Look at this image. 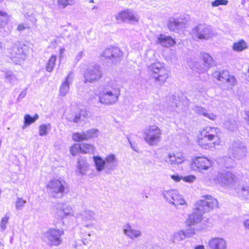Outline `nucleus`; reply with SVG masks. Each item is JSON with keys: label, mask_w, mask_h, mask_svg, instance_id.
Masks as SVG:
<instances>
[{"label": "nucleus", "mask_w": 249, "mask_h": 249, "mask_svg": "<svg viewBox=\"0 0 249 249\" xmlns=\"http://www.w3.org/2000/svg\"><path fill=\"white\" fill-rule=\"evenodd\" d=\"M217 206V201L211 196H205L202 198L197 202L196 208L194 212L189 215L187 220V224L189 226L194 225L201 221L202 214L210 212Z\"/></svg>", "instance_id": "1"}, {"label": "nucleus", "mask_w": 249, "mask_h": 249, "mask_svg": "<svg viewBox=\"0 0 249 249\" xmlns=\"http://www.w3.org/2000/svg\"><path fill=\"white\" fill-rule=\"evenodd\" d=\"M121 94V86L116 81L110 80L98 95L99 102L107 105H112L118 101Z\"/></svg>", "instance_id": "2"}, {"label": "nucleus", "mask_w": 249, "mask_h": 249, "mask_svg": "<svg viewBox=\"0 0 249 249\" xmlns=\"http://www.w3.org/2000/svg\"><path fill=\"white\" fill-rule=\"evenodd\" d=\"M220 130L215 127L207 126L200 132L197 143L199 145L206 149H211L219 145L220 143Z\"/></svg>", "instance_id": "3"}, {"label": "nucleus", "mask_w": 249, "mask_h": 249, "mask_svg": "<svg viewBox=\"0 0 249 249\" xmlns=\"http://www.w3.org/2000/svg\"><path fill=\"white\" fill-rule=\"evenodd\" d=\"M46 189L50 197L61 198L68 192L69 186L62 179H53L47 183Z\"/></svg>", "instance_id": "4"}, {"label": "nucleus", "mask_w": 249, "mask_h": 249, "mask_svg": "<svg viewBox=\"0 0 249 249\" xmlns=\"http://www.w3.org/2000/svg\"><path fill=\"white\" fill-rule=\"evenodd\" d=\"M148 70L157 84L163 85L169 77V71L163 63L158 61L152 63L148 66Z\"/></svg>", "instance_id": "5"}, {"label": "nucleus", "mask_w": 249, "mask_h": 249, "mask_svg": "<svg viewBox=\"0 0 249 249\" xmlns=\"http://www.w3.org/2000/svg\"><path fill=\"white\" fill-rule=\"evenodd\" d=\"M143 138L150 146H156L161 140V131L155 125H149L144 130Z\"/></svg>", "instance_id": "6"}, {"label": "nucleus", "mask_w": 249, "mask_h": 249, "mask_svg": "<svg viewBox=\"0 0 249 249\" xmlns=\"http://www.w3.org/2000/svg\"><path fill=\"white\" fill-rule=\"evenodd\" d=\"M247 148L243 142L240 140L232 142L229 148V155L233 158L241 160L244 159L247 154Z\"/></svg>", "instance_id": "7"}, {"label": "nucleus", "mask_w": 249, "mask_h": 249, "mask_svg": "<svg viewBox=\"0 0 249 249\" xmlns=\"http://www.w3.org/2000/svg\"><path fill=\"white\" fill-rule=\"evenodd\" d=\"M64 234L63 230L50 228L43 233L51 246H58L62 243L61 236Z\"/></svg>", "instance_id": "8"}, {"label": "nucleus", "mask_w": 249, "mask_h": 249, "mask_svg": "<svg viewBox=\"0 0 249 249\" xmlns=\"http://www.w3.org/2000/svg\"><path fill=\"white\" fill-rule=\"evenodd\" d=\"M162 195L165 200L170 204L175 206L185 204V201L176 190H164Z\"/></svg>", "instance_id": "9"}, {"label": "nucleus", "mask_w": 249, "mask_h": 249, "mask_svg": "<svg viewBox=\"0 0 249 249\" xmlns=\"http://www.w3.org/2000/svg\"><path fill=\"white\" fill-rule=\"evenodd\" d=\"M9 53L11 59L16 64H20L26 59V53L21 44H14L9 49Z\"/></svg>", "instance_id": "10"}, {"label": "nucleus", "mask_w": 249, "mask_h": 249, "mask_svg": "<svg viewBox=\"0 0 249 249\" xmlns=\"http://www.w3.org/2000/svg\"><path fill=\"white\" fill-rule=\"evenodd\" d=\"M202 59L204 64L203 66L199 64L196 63L192 66L191 62H188V66L191 69L194 71H196L198 73H203L206 71L211 66L214 65V61L211 56L207 53H203L202 54Z\"/></svg>", "instance_id": "11"}, {"label": "nucleus", "mask_w": 249, "mask_h": 249, "mask_svg": "<svg viewBox=\"0 0 249 249\" xmlns=\"http://www.w3.org/2000/svg\"><path fill=\"white\" fill-rule=\"evenodd\" d=\"M212 161L205 157H196L192 160L191 167L195 171L207 170L212 166Z\"/></svg>", "instance_id": "12"}, {"label": "nucleus", "mask_w": 249, "mask_h": 249, "mask_svg": "<svg viewBox=\"0 0 249 249\" xmlns=\"http://www.w3.org/2000/svg\"><path fill=\"white\" fill-rule=\"evenodd\" d=\"M116 19L130 24H135L139 20L137 13L130 9H126L119 12L116 16Z\"/></svg>", "instance_id": "13"}, {"label": "nucleus", "mask_w": 249, "mask_h": 249, "mask_svg": "<svg viewBox=\"0 0 249 249\" xmlns=\"http://www.w3.org/2000/svg\"><path fill=\"white\" fill-rule=\"evenodd\" d=\"M193 31L200 39L208 40L213 36L211 27L206 24H200L195 27Z\"/></svg>", "instance_id": "14"}, {"label": "nucleus", "mask_w": 249, "mask_h": 249, "mask_svg": "<svg viewBox=\"0 0 249 249\" xmlns=\"http://www.w3.org/2000/svg\"><path fill=\"white\" fill-rule=\"evenodd\" d=\"M102 55L116 64L120 62L123 52L117 47L110 46L105 49Z\"/></svg>", "instance_id": "15"}, {"label": "nucleus", "mask_w": 249, "mask_h": 249, "mask_svg": "<svg viewBox=\"0 0 249 249\" xmlns=\"http://www.w3.org/2000/svg\"><path fill=\"white\" fill-rule=\"evenodd\" d=\"M75 216L76 218H80L84 226L88 228L92 227L93 221L96 220V213L94 212L89 209H85L80 213H76Z\"/></svg>", "instance_id": "16"}, {"label": "nucleus", "mask_w": 249, "mask_h": 249, "mask_svg": "<svg viewBox=\"0 0 249 249\" xmlns=\"http://www.w3.org/2000/svg\"><path fill=\"white\" fill-rule=\"evenodd\" d=\"M213 76L219 81L226 84L227 88H231L235 84V78L230 75L229 71H215L213 73Z\"/></svg>", "instance_id": "17"}, {"label": "nucleus", "mask_w": 249, "mask_h": 249, "mask_svg": "<svg viewBox=\"0 0 249 249\" xmlns=\"http://www.w3.org/2000/svg\"><path fill=\"white\" fill-rule=\"evenodd\" d=\"M102 76V73L98 65H95L86 70L84 74L85 83H92L99 80Z\"/></svg>", "instance_id": "18"}, {"label": "nucleus", "mask_w": 249, "mask_h": 249, "mask_svg": "<svg viewBox=\"0 0 249 249\" xmlns=\"http://www.w3.org/2000/svg\"><path fill=\"white\" fill-rule=\"evenodd\" d=\"M99 130L96 128H92L82 133L76 132L73 134L72 139L74 141L80 142L97 137Z\"/></svg>", "instance_id": "19"}, {"label": "nucleus", "mask_w": 249, "mask_h": 249, "mask_svg": "<svg viewBox=\"0 0 249 249\" xmlns=\"http://www.w3.org/2000/svg\"><path fill=\"white\" fill-rule=\"evenodd\" d=\"M56 212L54 216L57 219H62L65 216L72 214V210L71 206L65 203H58L55 205Z\"/></svg>", "instance_id": "20"}, {"label": "nucleus", "mask_w": 249, "mask_h": 249, "mask_svg": "<svg viewBox=\"0 0 249 249\" xmlns=\"http://www.w3.org/2000/svg\"><path fill=\"white\" fill-rule=\"evenodd\" d=\"M217 179L223 185L230 186L236 181V177L228 171H223L218 174Z\"/></svg>", "instance_id": "21"}, {"label": "nucleus", "mask_w": 249, "mask_h": 249, "mask_svg": "<svg viewBox=\"0 0 249 249\" xmlns=\"http://www.w3.org/2000/svg\"><path fill=\"white\" fill-rule=\"evenodd\" d=\"M73 80V74L70 72L68 75L62 82L59 87V95L62 97L66 96L70 90V86L72 84Z\"/></svg>", "instance_id": "22"}, {"label": "nucleus", "mask_w": 249, "mask_h": 249, "mask_svg": "<svg viewBox=\"0 0 249 249\" xmlns=\"http://www.w3.org/2000/svg\"><path fill=\"white\" fill-rule=\"evenodd\" d=\"M123 230L124 234L132 240L140 238L142 235V232L140 230L135 229L129 223L124 225Z\"/></svg>", "instance_id": "23"}, {"label": "nucleus", "mask_w": 249, "mask_h": 249, "mask_svg": "<svg viewBox=\"0 0 249 249\" xmlns=\"http://www.w3.org/2000/svg\"><path fill=\"white\" fill-rule=\"evenodd\" d=\"M105 160V173L109 174L118 166V160L114 154H111L106 156Z\"/></svg>", "instance_id": "24"}, {"label": "nucleus", "mask_w": 249, "mask_h": 249, "mask_svg": "<svg viewBox=\"0 0 249 249\" xmlns=\"http://www.w3.org/2000/svg\"><path fill=\"white\" fill-rule=\"evenodd\" d=\"M179 97H177L175 95H172L170 98V102L168 105L167 109L170 111L176 110V108L180 106V104H182L183 106H188L189 105V100L184 98L182 99V101L178 100Z\"/></svg>", "instance_id": "25"}, {"label": "nucleus", "mask_w": 249, "mask_h": 249, "mask_svg": "<svg viewBox=\"0 0 249 249\" xmlns=\"http://www.w3.org/2000/svg\"><path fill=\"white\" fill-rule=\"evenodd\" d=\"M185 23L184 20L181 18L171 17L169 18L168 27L170 31L176 32L179 29L184 28Z\"/></svg>", "instance_id": "26"}, {"label": "nucleus", "mask_w": 249, "mask_h": 249, "mask_svg": "<svg viewBox=\"0 0 249 249\" xmlns=\"http://www.w3.org/2000/svg\"><path fill=\"white\" fill-rule=\"evenodd\" d=\"M185 160V157L181 153H169L165 159V161L171 165H176L181 164Z\"/></svg>", "instance_id": "27"}, {"label": "nucleus", "mask_w": 249, "mask_h": 249, "mask_svg": "<svg viewBox=\"0 0 249 249\" xmlns=\"http://www.w3.org/2000/svg\"><path fill=\"white\" fill-rule=\"evenodd\" d=\"M210 249H227V243L222 238L216 237L210 239L208 243Z\"/></svg>", "instance_id": "28"}, {"label": "nucleus", "mask_w": 249, "mask_h": 249, "mask_svg": "<svg viewBox=\"0 0 249 249\" xmlns=\"http://www.w3.org/2000/svg\"><path fill=\"white\" fill-rule=\"evenodd\" d=\"M236 195L243 199H249V184L243 183L235 189Z\"/></svg>", "instance_id": "29"}, {"label": "nucleus", "mask_w": 249, "mask_h": 249, "mask_svg": "<svg viewBox=\"0 0 249 249\" xmlns=\"http://www.w3.org/2000/svg\"><path fill=\"white\" fill-rule=\"evenodd\" d=\"M157 43L163 47H169L174 45L176 42L170 36L160 34L158 37Z\"/></svg>", "instance_id": "30"}, {"label": "nucleus", "mask_w": 249, "mask_h": 249, "mask_svg": "<svg viewBox=\"0 0 249 249\" xmlns=\"http://www.w3.org/2000/svg\"><path fill=\"white\" fill-rule=\"evenodd\" d=\"M95 168L97 171L101 172L105 171V160L99 156H94L93 158Z\"/></svg>", "instance_id": "31"}, {"label": "nucleus", "mask_w": 249, "mask_h": 249, "mask_svg": "<svg viewBox=\"0 0 249 249\" xmlns=\"http://www.w3.org/2000/svg\"><path fill=\"white\" fill-rule=\"evenodd\" d=\"M248 48L247 43L243 39H240L233 44L232 49L236 52H241Z\"/></svg>", "instance_id": "32"}, {"label": "nucleus", "mask_w": 249, "mask_h": 249, "mask_svg": "<svg viewBox=\"0 0 249 249\" xmlns=\"http://www.w3.org/2000/svg\"><path fill=\"white\" fill-rule=\"evenodd\" d=\"M232 157H224L219 159V162L227 168H233L235 166V162Z\"/></svg>", "instance_id": "33"}, {"label": "nucleus", "mask_w": 249, "mask_h": 249, "mask_svg": "<svg viewBox=\"0 0 249 249\" xmlns=\"http://www.w3.org/2000/svg\"><path fill=\"white\" fill-rule=\"evenodd\" d=\"M38 118L39 116L37 114H36L33 117H32L29 114H26L24 117V126L23 129L25 127L28 126L35 123Z\"/></svg>", "instance_id": "34"}, {"label": "nucleus", "mask_w": 249, "mask_h": 249, "mask_svg": "<svg viewBox=\"0 0 249 249\" xmlns=\"http://www.w3.org/2000/svg\"><path fill=\"white\" fill-rule=\"evenodd\" d=\"M186 238V237L184 233V231L180 230L177 232H175L173 234L172 239L173 242L176 243L181 241L185 239Z\"/></svg>", "instance_id": "35"}, {"label": "nucleus", "mask_w": 249, "mask_h": 249, "mask_svg": "<svg viewBox=\"0 0 249 249\" xmlns=\"http://www.w3.org/2000/svg\"><path fill=\"white\" fill-rule=\"evenodd\" d=\"M77 163L78 172L81 175L85 174L88 168V163L83 160H79Z\"/></svg>", "instance_id": "36"}, {"label": "nucleus", "mask_w": 249, "mask_h": 249, "mask_svg": "<svg viewBox=\"0 0 249 249\" xmlns=\"http://www.w3.org/2000/svg\"><path fill=\"white\" fill-rule=\"evenodd\" d=\"M224 127L231 131H233L237 128V124L235 120L229 119L224 124Z\"/></svg>", "instance_id": "37"}, {"label": "nucleus", "mask_w": 249, "mask_h": 249, "mask_svg": "<svg viewBox=\"0 0 249 249\" xmlns=\"http://www.w3.org/2000/svg\"><path fill=\"white\" fill-rule=\"evenodd\" d=\"M94 147L92 145L82 143L80 144V152L82 153H89L93 152Z\"/></svg>", "instance_id": "38"}, {"label": "nucleus", "mask_w": 249, "mask_h": 249, "mask_svg": "<svg viewBox=\"0 0 249 249\" xmlns=\"http://www.w3.org/2000/svg\"><path fill=\"white\" fill-rule=\"evenodd\" d=\"M56 60V57L55 55H53L51 56L46 66V69L47 71L50 72L53 71L55 64Z\"/></svg>", "instance_id": "39"}, {"label": "nucleus", "mask_w": 249, "mask_h": 249, "mask_svg": "<svg viewBox=\"0 0 249 249\" xmlns=\"http://www.w3.org/2000/svg\"><path fill=\"white\" fill-rule=\"evenodd\" d=\"M87 117V113L84 110H81L78 114L75 115L73 121L75 123H78L81 121H83Z\"/></svg>", "instance_id": "40"}, {"label": "nucleus", "mask_w": 249, "mask_h": 249, "mask_svg": "<svg viewBox=\"0 0 249 249\" xmlns=\"http://www.w3.org/2000/svg\"><path fill=\"white\" fill-rule=\"evenodd\" d=\"M8 20L7 14L0 10V28L4 27L7 24Z\"/></svg>", "instance_id": "41"}, {"label": "nucleus", "mask_w": 249, "mask_h": 249, "mask_svg": "<svg viewBox=\"0 0 249 249\" xmlns=\"http://www.w3.org/2000/svg\"><path fill=\"white\" fill-rule=\"evenodd\" d=\"M9 216L6 214L1 219L0 223V228L1 231H4L7 228V225L8 223Z\"/></svg>", "instance_id": "42"}, {"label": "nucleus", "mask_w": 249, "mask_h": 249, "mask_svg": "<svg viewBox=\"0 0 249 249\" xmlns=\"http://www.w3.org/2000/svg\"><path fill=\"white\" fill-rule=\"evenodd\" d=\"M50 127V124H44L40 125L39 126V135L40 136H46L48 134V129Z\"/></svg>", "instance_id": "43"}, {"label": "nucleus", "mask_w": 249, "mask_h": 249, "mask_svg": "<svg viewBox=\"0 0 249 249\" xmlns=\"http://www.w3.org/2000/svg\"><path fill=\"white\" fill-rule=\"evenodd\" d=\"M73 3V0H58L57 5L59 8L64 9L68 5H71Z\"/></svg>", "instance_id": "44"}, {"label": "nucleus", "mask_w": 249, "mask_h": 249, "mask_svg": "<svg viewBox=\"0 0 249 249\" xmlns=\"http://www.w3.org/2000/svg\"><path fill=\"white\" fill-rule=\"evenodd\" d=\"M26 203V200H23L22 198L18 197L16 202V209L18 210H21Z\"/></svg>", "instance_id": "45"}, {"label": "nucleus", "mask_w": 249, "mask_h": 249, "mask_svg": "<svg viewBox=\"0 0 249 249\" xmlns=\"http://www.w3.org/2000/svg\"><path fill=\"white\" fill-rule=\"evenodd\" d=\"M5 78L10 83L14 82L17 79L15 75L10 71H6Z\"/></svg>", "instance_id": "46"}, {"label": "nucleus", "mask_w": 249, "mask_h": 249, "mask_svg": "<svg viewBox=\"0 0 249 249\" xmlns=\"http://www.w3.org/2000/svg\"><path fill=\"white\" fill-rule=\"evenodd\" d=\"M193 110L197 114L204 116L206 112V109L200 106H195L193 108Z\"/></svg>", "instance_id": "47"}, {"label": "nucleus", "mask_w": 249, "mask_h": 249, "mask_svg": "<svg viewBox=\"0 0 249 249\" xmlns=\"http://www.w3.org/2000/svg\"><path fill=\"white\" fill-rule=\"evenodd\" d=\"M228 3V0H215L212 2V5L213 7H217L219 5H226Z\"/></svg>", "instance_id": "48"}, {"label": "nucleus", "mask_w": 249, "mask_h": 249, "mask_svg": "<svg viewBox=\"0 0 249 249\" xmlns=\"http://www.w3.org/2000/svg\"><path fill=\"white\" fill-rule=\"evenodd\" d=\"M182 180L186 182L193 183L196 180V177L194 175H190L182 177Z\"/></svg>", "instance_id": "49"}, {"label": "nucleus", "mask_w": 249, "mask_h": 249, "mask_svg": "<svg viewBox=\"0 0 249 249\" xmlns=\"http://www.w3.org/2000/svg\"><path fill=\"white\" fill-rule=\"evenodd\" d=\"M78 151H80V144H74L70 149L71 153L72 155L75 156L76 155Z\"/></svg>", "instance_id": "50"}, {"label": "nucleus", "mask_w": 249, "mask_h": 249, "mask_svg": "<svg viewBox=\"0 0 249 249\" xmlns=\"http://www.w3.org/2000/svg\"><path fill=\"white\" fill-rule=\"evenodd\" d=\"M184 231L186 237H190L194 235L195 233L194 229H192V228H189Z\"/></svg>", "instance_id": "51"}, {"label": "nucleus", "mask_w": 249, "mask_h": 249, "mask_svg": "<svg viewBox=\"0 0 249 249\" xmlns=\"http://www.w3.org/2000/svg\"><path fill=\"white\" fill-rule=\"evenodd\" d=\"M204 116L212 121L215 120L216 118V115L215 114L212 113H208L207 111Z\"/></svg>", "instance_id": "52"}, {"label": "nucleus", "mask_w": 249, "mask_h": 249, "mask_svg": "<svg viewBox=\"0 0 249 249\" xmlns=\"http://www.w3.org/2000/svg\"><path fill=\"white\" fill-rule=\"evenodd\" d=\"M171 178L175 182H179L182 179V177L178 175H172L171 176Z\"/></svg>", "instance_id": "53"}, {"label": "nucleus", "mask_w": 249, "mask_h": 249, "mask_svg": "<svg viewBox=\"0 0 249 249\" xmlns=\"http://www.w3.org/2000/svg\"><path fill=\"white\" fill-rule=\"evenodd\" d=\"M27 93V89H25L22 90V91L19 94L18 98V101H19L21 99L24 98L26 95Z\"/></svg>", "instance_id": "54"}, {"label": "nucleus", "mask_w": 249, "mask_h": 249, "mask_svg": "<svg viewBox=\"0 0 249 249\" xmlns=\"http://www.w3.org/2000/svg\"><path fill=\"white\" fill-rule=\"evenodd\" d=\"M29 27L28 25L24 24H20L18 25L17 30L19 31H22L24 30V29L28 28Z\"/></svg>", "instance_id": "55"}, {"label": "nucleus", "mask_w": 249, "mask_h": 249, "mask_svg": "<svg viewBox=\"0 0 249 249\" xmlns=\"http://www.w3.org/2000/svg\"><path fill=\"white\" fill-rule=\"evenodd\" d=\"M127 140H128V141L130 145V147L131 148L135 151L137 152H139V149L138 148L135 146V145H134L132 142H131L130 141V139H129L128 137H127Z\"/></svg>", "instance_id": "56"}, {"label": "nucleus", "mask_w": 249, "mask_h": 249, "mask_svg": "<svg viewBox=\"0 0 249 249\" xmlns=\"http://www.w3.org/2000/svg\"><path fill=\"white\" fill-rule=\"evenodd\" d=\"M198 91L200 93L205 92L206 89L202 85L199 86L197 88Z\"/></svg>", "instance_id": "57"}, {"label": "nucleus", "mask_w": 249, "mask_h": 249, "mask_svg": "<svg viewBox=\"0 0 249 249\" xmlns=\"http://www.w3.org/2000/svg\"><path fill=\"white\" fill-rule=\"evenodd\" d=\"M244 224L245 228L249 230V219L245 220L244 222Z\"/></svg>", "instance_id": "58"}, {"label": "nucleus", "mask_w": 249, "mask_h": 249, "mask_svg": "<svg viewBox=\"0 0 249 249\" xmlns=\"http://www.w3.org/2000/svg\"><path fill=\"white\" fill-rule=\"evenodd\" d=\"M194 249H205V248L203 245H199L196 246Z\"/></svg>", "instance_id": "59"}, {"label": "nucleus", "mask_w": 249, "mask_h": 249, "mask_svg": "<svg viewBox=\"0 0 249 249\" xmlns=\"http://www.w3.org/2000/svg\"><path fill=\"white\" fill-rule=\"evenodd\" d=\"M82 57V52H80L76 56V59L79 61Z\"/></svg>", "instance_id": "60"}, {"label": "nucleus", "mask_w": 249, "mask_h": 249, "mask_svg": "<svg viewBox=\"0 0 249 249\" xmlns=\"http://www.w3.org/2000/svg\"><path fill=\"white\" fill-rule=\"evenodd\" d=\"M83 243L85 245H87L89 244V241H87V240H83Z\"/></svg>", "instance_id": "61"}, {"label": "nucleus", "mask_w": 249, "mask_h": 249, "mask_svg": "<svg viewBox=\"0 0 249 249\" xmlns=\"http://www.w3.org/2000/svg\"><path fill=\"white\" fill-rule=\"evenodd\" d=\"M2 50V45L1 42H0V52Z\"/></svg>", "instance_id": "62"}, {"label": "nucleus", "mask_w": 249, "mask_h": 249, "mask_svg": "<svg viewBox=\"0 0 249 249\" xmlns=\"http://www.w3.org/2000/svg\"><path fill=\"white\" fill-rule=\"evenodd\" d=\"M97 8H98V7H97V6H93V7H92V10H94V9H97Z\"/></svg>", "instance_id": "63"}, {"label": "nucleus", "mask_w": 249, "mask_h": 249, "mask_svg": "<svg viewBox=\"0 0 249 249\" xmlns=\"http://www.w3.org/2000/svg\"><path fill=\"white\" fill-rule=\"evenodd\" d=\"M89 2L90 3H93V2H94V0H89Z\"/></svg>", "instance_id": "64"}]
</instances>
